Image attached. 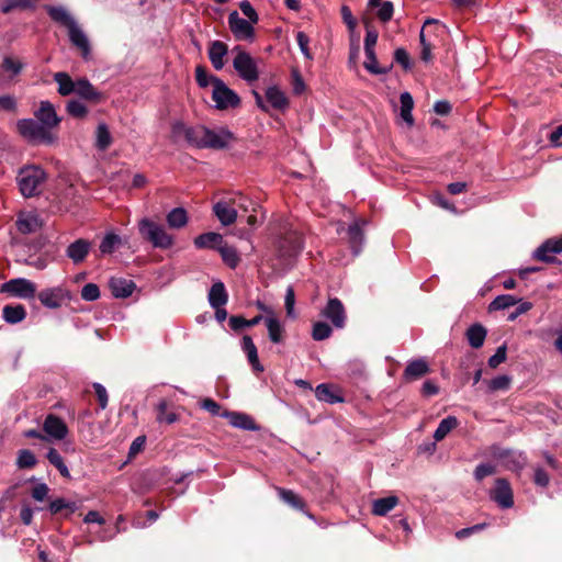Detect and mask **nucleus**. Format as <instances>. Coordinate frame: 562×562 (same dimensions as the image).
Here are the masks:
<instances>
[{
	"label": "nucleus",
	"mask_w": 562,
	"mask_h": 562,
	"mask_svg": "<svg viewBox=\"0 0 562 562\" xmlns=\"http://www.w3.org/2000/svg\"><path fill=\"white\" fill-rule=\"evenodd\" d=\"M507 358V346L503 344L496 349V352L490 357L487 363L492 369H496L501 363L505 362Z\"/></svg>",
	"instance_id": "6e6d98bb"
},
{
	"label": "nucleus",
	"mask_w": 562,
	"mask_h": 562,
	"mask_svg": "<svg viewBox=\"0 0 562 562\" xmlns=\"http://www.w3.org/2000/svg\"><path fill=\"white\" fill-rule=\"evenodd\" d=\"M100 297V289L95 283H87L81 289V299L88 302L95 301Z\"/></svg>",
	"instance_id": "4d7b16f0"
},
{
	"label": "nucleus",
	"mask_w": 562,
	"mask_h": 562,
	"mask_svg": "<svg viewBox=\"0 0 562 562\" xmlns=\"http://www.w3.org/2000/svg\"><path fill=\"white\" fill-rule=\"evenodd\" d=\"M248 20L239 16L237 11H233L228 15V26L237 41H248L255 37V29Z\"/></svg>",
	"instance_id": "f8f14e48"
},
{
	"label": "nucleus",
	"mask_w": 562,
	"mask_h": 562,
	"mask_svg": "<svg viewBox=\"0 0 562 562\" xmlns=\"http://www.w3.org/2000/svg\"><path fill=\"white\" fill-rule=\"evenodd\" d=\"M93 389H94L100 408L105 409V407L108 406V400H109L108 392H106L105 387L100 383H93Z\"/></svg>",
	"instance_id": "338daca9"
},
{
	"label": "nucleus",
	"mask_w": 562,
	"mask_h": 562,
	"mask_svg": "<svg viewBox=\"0 0 562 562\" xmlns=\"http://www.w3.org/2000/svg\"><path fill=\"white\" fill-rule=\"evenodd\" d=\"M322 316L329 319L336 328H344L346 326L347 314L342 302L338 297H330L323 308Z\"/></svg>",
	"instance_id": "ddd939ff"
},
{
	"label": "nucleus",
	"mask_w": 562,
	"mask_h": 562,
	"mask_svg": "<svg viewBox=\"0 0 562 562\" xmlns=\"http://www.w3.org/2000/svg\"><path fill=\"white\" fill-rule=\"evenodd\" d=\"M121 244V237L114 233L106 234L99 248L103 255L112 254L116 247Z\"/></svg>",
	"instance_id": "de8ad7c7"
},
{
	"label": "nucleus",
	"mask_w": 562,
	"mask_h": 562,
	"mask_svg": "<svg viewBox=\"0 0 562 562\" xmlns=\"http://www.w3.org/2000/svg\"><path fill=\"white\" fill-rule=\"evenodd\" d=\"M46 12L54 22L67 29L71 45L80 52L83 59H89L91 55L89 38L69 12L63 7L54 5H48Z\"/></svg>",
	"instance_id": "f257e3e1"
},
{
	"label": "nucleus",
	"mask_w": 562,
	"mask_h": 562,
	"mask_svg": "<svg viewBox=\"0 0 562 562\" xmlns=\"http://www.w3.org/2000/svg\"><path fill=\"white\" fill-rule=\"evenodd\" d=\"M296 42H297V45H299L302 54L305 56V58L313 59V55L308 48V43H310L308 36L304 32L300 31L296 33Z\"/></svg>",
	"instance_id": "052dcab7"
},
{
	"label": "nucleus",
	"mask_w": 562,
	"mask_h": 562,
	"mask_svg": "<svg viewBox=\"0 0 562 562\" xmlns=\"http://www.w3.org/2000/svg\"><path fill=\"white\" fill-rule=\"evenodd\" d=\"M518 303V300L509 294H502L496 296L488 306L490 311H499V310H506L510 306H514Z\"/></svg>",
	"instance_id": "49530a36"
},
{
	"label": "nucleus",
	"mask_w": 562,
	"mask_h": 562,
	"mask_svg": "<svg viewBox=\"0 0 562 562\" xmlns=\"http://www.w3.org/2000/svg\"><path fill=\"white\" fill-rule=\"evenodd\" d=\"M37 460L35 454L29 449H22L19 451L16 465L19 469H32L36 465Z\"/></svg>",
	"instance_id": "09e8293b"
},
{
	"label": "nucleus",
	"mask_w": 562,
	"mask_h": 562,
	"mask_svg": "<svg viewBox=\"0 0 562 562\" xmlns=\"http://www.w3.org/2000/svg\"><path fill=\"white\" fill-rule=\"evenodd\" d=\"M228 301V294L226 292L225 285L223 282H215L209 292V303L212 307H222Z\"/></svg>",
	"instance_id": "7c9ffc66"
},
{
	"label": "nucleus",
	"mask_w": 562,
	"mask_h": 562,
	"mask_svg": "<svg viewBox=\"0 0 562 562\" xmlns=\"http://www.w3.org/2000/svg\"><path fill=\"white\" fill-rule=\"evenodd\" d=\"M217 251L220 252L224 263L231 269H235L239 265L240 257L238 256L235 247L223 241Z\"/></svg>",
	"instance_id": "e433bc0d"
},
{
	"label": "nucleus",
	"mask_w": 562,
	"mask_h": 562,
	"mask_svg": "<svg viewBox=\"0 0 562 562\" xmlns=\"http://www.w3.org/2000/svg\"><path fill=\"white\" fill-rule=\"evenodd\" d=\"M394 60L400 64L404 70L412 69V61L407 50L403 47L396 48L394 52Z\"/></svg>",
	"instance_id": "13d9d810"
},
{
	"label": "nucleus",
	"mask_w": 562,
	"mask_h": 562,
	"mask_svg": "<svg viewBox=\"0 0 562 562\" xmlns=\"http://www.w3.org/2000/svg\"><path fill=\"white\" fill-rule=\"evenodd\" d=\"M235 139V135L227 128H221L218 132H215L205 126V134L201 148L215 150L225 149L228 147L229 143Z\"/></svg>",
	"instance_id": "9b49d317"
},
{
	"label": "nucleus",
	"mask_w": 562,
	"mask_h": 562,
	"mask_svg": "<svg viewBox=\"0 0 562 562\" xmlns=\"http://www.w3.org/2000/svg\"><path fill=\"white\" fill-rule=\"evenodd\" d=\"M486 526H487V524L482 522V524H476V525L468 527V528L460 529L456 532V538L459 540H463V539L472 536L473 533L485 529Z\"/></svg>",
	"instance_id": "0e129e2a"
},
{
	"label": "nucleus",
	"mask_w": 562,
	"mask_h": 562,
	"mask_svg": "<svg viewBox=\"0 0 562 562\" xmlns=\"http://www.w3.org/2000/svg\"><path fill=\"white\" fill-rule=\"evenodd\" d=\"M1 292L20 299H33L36 295V285L27 279L16 278L3 283Z\"/></svg>",
	"instance_id": "9d476101"
},
{
	"label": "nucleus",
	"mask_w": 562,
	"mask_h": 562,
	"mask_svg": "<svg viewBox=\"0 0 562 562\" xmlns=\"http://www.w3.org/2000/svg\"><path fill=\"white\" fill-rule=\"evenodd\" d=\"M233 66L238 75L247 82H254L259 78V71L254 58L240 50L233 60Z\"/></svg>",
	"instance_id": "6e6552de"
},
{
	"label": "nucleus",
	"mask_w": 562,
	"mask_h": 562,
	"mask_svg": "<svg viewBox=\"0 0 562 562\" xmlns=\"http://www.w3.org/2000/svg\"><path fill=\"white\" fill-rule=\"evenodd\" d=\"M348 241L352 254L358 256L362 250L364 241V232L359 222H355L348 227Z\"/></svg>",
	"instance_id": "bb28decb"
},
{
	"label": "nucleus",
	"mask_w": 562,
	"mask_h": 562,
	"mask_svg": "<svg viewBox=\"0 0 562 562\" xmlns=\"http://www.w3.org/2000/svg\"><path fill=\"white\" fill-rule=\"evenodd\" d=\"M90 248L91 243L89 240L79 238L67 247L66 255L72 260L75 265H78L85 261L90 251Z\"/></svg>",
	"instance_id": "5701e85b"
},
{
	"label": "nucleus",
	"mask_w": 562,
	"mask_h": 562,
	"mask_svg": "<svg viewBox=\"0 0 562 562\" xmlns=\"http://www.w3.org/2000/svg\"><path fill=\"white\" fill-rule=\"evenodd\" d=\"M213 212L224 226L232 225L237 218V209L229 200H220L216 202L213 205Z\"/></svg>",
	"instance_id": "6ab92c4d"
},
{
	"label": "nucleus",
	"mask_w": 562,
	"mask_h": 562,
	"mask_svg": "<svg viewBox=\"0 0 562 562\" xmlns=\"http://www.w3.org/2000/svg\"><path fill=\"white\" fill-rule=\"evenodd\" d=\"M266 99L276 110L283 111L289 106L288 98L278 87H269L266 91Z\"/></svg>",
	"instance_id": "72a5a7b5"
},
{
	"label": "nucleus",
	"mask_w": 562,
	"mask_h": 562,
	"mask_svg": "<svg viewBox=\"0 0 562 562\" xmlns=\"http://www.w3.org/2000/svg\"><path fill=\"white\" fill-rule=\"evenodd\" d=\"M495 473V467L488 463H481L479 464L474 470V479L477 482H481L483 479H485L488 475H492Z\"/></svg>",
	"instance_id": "680f3d73"
},
{
	"label": "nucleus",
	"mask_w": 562,
	"mask_h": 562,
	"mask_svg": "<svg viewBox=\"0 0 562 562\" xmlns=\"http://www.w3.org/2000/svg\"><path fill=\"white\" fill-rule=\"evenodd\" d=\"M22 64L14 60L11 57H5L1 64V68L4 71H11L13 75H18L22 70Z\"/></svg>",
	"instance_id": "774afa93"
},
{
	"label": "nucleus",
	"mask_w": 562,
	"mask_h": 562,
	"mask_svg": "<svg viewBox=\"0 0 562 562\" xmlns=\"http://www.w3.org/2000/svg\"><path fill=\"white\" fill-rule=\"evenodd\" d=\"M209 59L216 70L224 67V57L228 53V46L222 41H213L209 46Z\"/></svg>",
	"instance_id": "b1692460"
},
{
	"label": "nucleus",
	"mask_w": 562,
	"mask_h": 562,
	"mask_svg": "<svg viewBox=\"0 0 562 562\" xmlns=\"http://www.w3.org/2000/svg\"><path fill=\"white\" fill-rule=\"evenodd\" d=\"M512 383V379L508 375H498L491 381H488V390L491 392L495 391H506L509 389Z\"/></svg>",
	"instance_id": "864d4df0"
},
{
	"label": "nucleus",
	"mask_w": 562,
	"mask_h": 562,
	"mask_svg": "<svg viewBox=\"0 0 562 562\" xmlns=\"http://www.w3.org/2000/svg\"><path fill=\"white\" fill-rule=\"evenodd\" d=\"M223 416L226 417L229 424L236 428H240L244 430L258 429L255 420L247 414L225 411L223 413Z\"/></svg>",
	"instance_id": "393cba45"
},
{
	"label": "nucleus",
	"mask_w": 562,
	"mask_h": 562,
	"mask_svg": "<svg viewBox=\"0 0 562 562\" xmlns=\"http://www.w3.org/2000/svg\"><path fill=\"white\" fill-rule=\"evenodd\" d=\"M304 241L300 232L286 228L278 238L276 247L283 259L296 257L303 250Z\"/></svg>",
	"instance_id": "39448f33"
},
{
	"label": "nucleus",
	"mask_w": 562,
	"mask_h": 562,
	"mask_svg": "<svg viewBox=\"0 0 562 562\" xmlns=\"http://www.w3.org/2000/svg\"><path fill=\"white\" fill-rule=\"evenodd\" d=\"M54 81L58 85V93L63 97L75 93L77 80L74 81L69 74L64 71H58L54 74Z\"/></svg>",
	"instance_id": "473e14b6"
},
{
	"label": "nucleus",
	"mask_w": 562,
	"mask_h": 562,
	"mask_svg": "<svg viewBox=\"0 0 562 562\" xmlns=\"http://www.w3.org/2000/svg\"><path fill=\"white\" fill-rule=\"evenodd\" d=\"M138 232L140 237L155 248L168 249L173 245V238L165 227L149 218L145 217L139 221Z\"/></svg>",
	"instance_id": "20e7f679"
},
{
	"label": "nucleus",
	"mask_w": 562,
	"mask_h": 562,
	"mask_svg": "<svg viewBox=\"0 0 562 562\" xmlns=\"http://www.w3.org/2000/svg\"><path fill=\"white\" fill-rule=\"evenodd\" d=\"M265 323L268 329L269 339L274 344L281 342L283 340L284 329L279 319L276 317H267Z\"/></svg>",
	"instance_id": "a19ab883"
},
{
	"label": "nucleus",
	"mask_w": 562,
	"mask_h": 562,
	"mask_svg": "<svg viewBox=\"0 0 562 562\" xmlns=\"http://www.w3.org/2000/svg\"><path fill=\"white\" fill-rule=\"evenodd\" d=\"M214 78L217 77L210 75L204 66L200 65L195 68V80L200 87L206 88L209 85L213 86Z\"/></svg>",
	"instance_id": "5fc2aeb1"
},
{
	"label": "nucleus",
	"mask_w": 562,
	"mask_h": 562,
	"mask_svg": "<svg viewBox=\"0 0 562 562\" xmlns=\"http://www.w3.org/2000/svg\"><path fill=\"white\" fill-rule=\"evenodd\" d=\"M430 372V368L426 360L424 359H416L406 366L402 379L404 382L409 383L416 380L422 379L426 374Z\"/></svg>",
	"instance_id": "aec40b11"
},
{
	"label": "nucleus",
	"mask_w": 562,
	"mask_h": 562,
	"mask_svg": "<svg viewBox=\"0 0 562 562\" xmlns=\"http://www.w3.org/2000/svg\"><path fill=\"white\" fill-rule=\"evenodd\" d=\"M393 13H394L393 3L391 1H384L381 4L376 15L381 22L386 23L392 19Z\"/></svg>",
	"instance_id": "bf43d9fd"
},
{
	"label": "nucleus",
	"mask_w": 562,
	"mask_h": 562,
	"mask_svg": "<svg viewBox=\"0 0 562 562\" xmlns=\"http://www.w3.org/2000/svg\"><path fill=\"white\" fill-rule=\"evenodd\" d=\"M491 499L494 501L501 508L507 509L514 505V495L509 482L504 477H498L495 481V486L491 491Z\"/></svg>",
	"instance_id": "4468645a"
},
{
	"label": "nucleus",
	"mask_w": 562,
	"mask_h": 562,
	"mask_svg": "<svg viewBox=\"0 0 562 562\" xmlns=\"http://www.w3.org/2000/svg\"><path fill=\"white\" fill-rule=\"evenodd\" d=\"M37 299L47 308H59L64 301L69 299V293L60 286L44 289L37 293Z\"/></svg>",
	"instance_id": "2eb2a0df"
},
{
	"label": "nucleus",
	"mask_w": 562,
	"mask_h": 562,
	"mask_svg": "<svg viewBox=\"0 0 562 562\" xmlns=\"http://www.w3.org/2000/svg\"><path fill=\"white\" fill-rule=\"evenodd\" d=\"M40 224L38 220L34 215H26L25 217H19L16 221L18 231L21 234H31L37 231Z\"/></svg>",
	"instance_id": "a18cd8bd"
},
{
	"label": "nucleus",
	"mask_w": 562,
	"mask_h": 562,
	"mask_svg": "<svg viewBox=\"0 0 562 562\" xmlns=\"http://www.w3.org/2000/svg\"><path fill=\"white\" fill-rule=\"evenodd\" d=\"M178 415L173 412L167 413V402L161 401L157 406V420L167 424H173L178 420Z\"/></svg>",
	"instance_id": "603ef678"
},
{
	"label": "nucleus",
	"mask_w": 562,
	"mask_h": 562,
	"mask_svg": "<svg viewBox=\"0 0 562 562\" xmlns=\"http://www.w3.org/2000/svg\"><path fill=\"white\" fill-rule=\"evenodd\" d=\"M66 110L69 115L76 119H83L88 114L87 106L78 100H69Z\"/></svg>",
	"instance_id": "3c124183"
},
{
	"label": "nucleus",
	"mask_w": 562,
	"mask_h": 562,
	"mask_svg": "<svg viewBox=\"0 0 562 562\" xmlns=\"http://www.w3.org/2000/svg\"><path fill=\"white\" fill-rule=\"evenodd\" d=\"M45 180L46 172L35 165L22 167L16 175V183L24 198H33L41 194Z\"/></svg>",
	"instance_id": "f03ea898"
},
{
	"label": "nucleus",
	"mask_w": 562,
	"mask_h": 562,
	"mask_svg": "<svg viewBox=\"0 0 562 562\" xmlns=\"http://www.w3.org/2000/svg\"><path fill=\"white\" fill-rule=\"evenodd\" d=\"M459 425V420L454 416H448L443 418L437 429L434 432V439L435 441H441L445 439V437L454 428H457Z\"/></svg>",
	"instance_id": "58836bf2"
},
{
	"label": "nucleus",
	"mask_w": 562,
	"mask_h": 562,
	"mask_svg": "<svg viewBox=\"0 0 562 562\" xmlns=\"http://www.w3.org/2000/svg\"><path fill=\"white\" fill-rule=\"evenodd\" d=\"M280 499L291 508L304 513L307 517L314 519L313 514L306 509V502L294 491L284 487H276Z\"/></svg>",
	"instance_id": "f3484780"
},
{
	"label": "nucleus",
	"mask_w": 562,
	"mask_h": 562,
	"mask_svg": "<svg viewBox=\"0 0 562 562\" xmlns=\"http://www.w3.org/2000/svg\"><path fill=\"white\" fill-rule=\"evenodd\" d=\"M223 236L215 232L201 234L194 238V246L199 249H215L218 250L223 244Z\"/></svg>",
	"instance_id": "a878e982"
},
{
	"label": "nucleus",
	"mask_w": 562,
	"mask_h": 562,
	"mask_svg": "<svg viewBox=\"0 0 562 562\" xmlns=\"http://www.w3.org/2000/svg\"><path fill=\"white\" fill-rule=\"evenodd\" d=\"M46 458L49 461V463L52 465H54L59 471V473L63 477L70 479L69 470H68L67 465L65 464L61 456L55 448L48 449V451L46 453Z\"/></svg>",
	"instance_id": "79ce46f5"
},
{
	"label": "nucleus",
	"mask_w": 562,
	"mask_h": 562,
	"mask_svg": "<svg viewBox=\"0 0 562 562\" xmlns=\"http://www.w3.org/2000/svg\"><path fill=\"white\" fill-rule=\"evenodd\" d=\"M315 395L319 401H323V402H326L329 404L340 403L344 401V398L341 396H339L338 394H336L333 391L330 385L325 384V383L318 384L316 386Z\"/></svg>",
	"instance_id": "ea45409f"
},
{
	"label": "nucleus",
	"mask_w": 562,
	"mask_h": 562,
	"mask_svg": "<svg viewBox=\"0 0 562 562\" xmlns=\"http://www.w3.org/2000/svg\"><path fill=\"white\" fill-rule=\"evenodd\" d=\"M112 144V136L104 123H101L97 127V140L95 147L100 150L108 149Z\"/></svg>",
	"instance_id": "c03bdc74"
},
{
	"label": "nucleus",
	"mask_w": 562,
	"mask_h": 562,
	"mask_svg": "<svg viewBox=\"0 0 562 562\" xmlns=\"http://www.w3.org/2000/svg\"><path fill=\"white\" fill-rule=\"evenodd\" d=\"M76 94L81 99L98 104L104 100L102 92L98 91L87 78H79L76 86Z\"/></svg>",
	"instance_id": "412c9836"
},
{
	"label": "nucleus",
	"mask_w": 562,
	"mask_h": 562,
	"mask_svg": "<svg viewBox=\"0 0 562 562\" xmlns=\"http://www.w3.org/2000/svg\"><path fill=\"white\" fill-rule=\"evenodd\" d=\"M400 102H401V117L402 120L408 125V127H412L415 123L412 111L414 109V100L409 92L405 91L401 93L400 95Z\"/></svg>",
	"instance_id": "f704fd0d"
},
{
	"label": "nucleus",
	"mask_w": 562,
	"mask_h": 562,
	"mask_svg": "<svg viewBox=\"0 0 562 562\" xmlns=\"http://www.w3.org/2000/svg\"><path fill=\"white\" fill-rule=\"evenodd\" d=\"M243 350L246 352L249 363L255 372H262L263 367L259 362L257 347L252 341V338L245 335L241 340Z\"/></svg>",
	"instance_id": "c85d7f7f"
},
{
	"label": "nucleus",
	"mask_w": 562,
	"mask_h": 562,
	"mask_svg": "<svg viewBox=\"0 0 562 562\" xmlns=\"http://www.w3.org/2000/svg\"><path fill=\"white\" fill-rule=\"evenodd\" d=\"M398 503L400 499L395 495L378 498L373 501L371 512L375 516H385L387 513L394 509Z\"/></svg>",
	"instance_id": "2f4dec72"
},
{
	"label": "nucleus",
	"mask_w": 562,
	"mask_h": 562,
	"mask_svg": "<svg viewBox=\"0 0 562 562\" xmlns=\"http://www.w3.org/2000/svg\"><path fill=\"white\" fill-rule=\"evenodd\" d=\"M188 222V215L183 207H176L167 214V223L171 228H181Z\"/></svg>",
	"instance_id": "37998d69"
},
{
	"label": "nucleus",
	"mask_w": 562,
	"mask_h": 562,
	"mask_svg": "<svg viewBox=\"0 0 562 562\" xmlns=\"http://www.w3.org/2000/svg\"><path fill=\"white\" fill-rule=\"evenodd\" d=\"M2 317L8 324H19L26 318V310L22 304H7L2 308Z\"/></svg>",
	"instance_id": "c756f323"
},
{
	"label": "nucleus",
	"mask_w": 562,
	"mask_h": 562,
	"mask_svg": "<svg viewBox=\"0 0 562 562\" xmlns=\"http://www.w3.org/2000/svg\"><path fill=\"white\" fill-rule=\"evenodd\" d=\"M36 0H0V11L8 14L14 10L34 9Z\"/></svg>",
	"instance_id": "c9c22d12"
},
{
	"label": "nucleus",
	"mask_w": 562,
	"mask_h": 562,
	"mask_svg": "<svg viewBox=\"0 0 562 562\" xmlns=\"http://www.w3.org/2000/svg\"><path fill=\"white\" fill-rule=\"evenodd\" d=\"M562 252V235L543 241L533 252V258L549 265L561 263L553 254Z\"/></svg>",
	"instance_id": "1a4fd4ad"
},
{
	"label": "nucleus",
	"mask_w": 562,
	"mask_h": 562,
	"mask_svg": "<svg viewBox=\"0 0 562 562\" xmlns=\"http://www.w3.org/2000/svg\"><path fill=\"white\" fill-rule=\"evenodd\" d=\"M34 115L43 126H46L48 131L57 127L61 121L60 117H58L53 103L47 100L41 101L40 108L35 111Z\"/></svg>",
	"instance_id": "dca6fc26"
},
{
	"label": "nucleus",
	"mask_w": 562,
	"mask_h": 562,
	"mask_svg": "<svg viewBox=\"0 0 562 562\" xmlns=\"http://www.w3.org/2000/svg\"><path fill=\"white\" fill-rule=\"evenodd\" d=\"M364 53H366V56H367V60L363 63V67L370 74H372V75H384V74H387L391 70L392 65L389 66V67H380L378 65V58H376L374 49H367V50H364Z\"/></svg>",
	"instance_id": "4c0bfd02"
},
{
	"label": "nucleus",
	"mask_w": 562,
	"mask_h": 562,
	"mask_svg": "<svg viewBox=\"0 0 562 562\" xmlns=\"http://www.w3.org/2000/svg\"><path fill=\"white\" fill-rule=\"evenodd\" d=\"M18 133L29 143L35 145H53L57 136L33 119H22L16 122Z\"/></svg>",
	"instance_id": "7ed1b4c3"
},
{
	"label": "nucleus",
	"mask_w": 562,
	"mask_h": 562,
	"mask_svg": "<svg viewBox=\"0 0 562 562\" xmlns=\"http://www.w3.org/2000/svg\"><path fill=\"white\" fill-rule=\"evenodd\" d=\"M212 99L216 103L218 110H226L228 108H237L240 105L241 100L239 95L228 88L220 78L213 79Z\"/></svg>",
	"instance_id": "423d86ee"
},
{
	"label": "nucleus",
	"mask_w": 562,
	"mask_h": 562,
	"mask_svg": "<svg viewBox=\"0 0 562 562\" xmlns=\"http://www.w3.org/2000/svg\"><path fill=\"white\" fill-rule=\"evenodd\" d=\"M360 54V45L358 38H351L350 47H349V57L348 64L349 66L355 67L357 65L358 58Z\"/></svg>",
	"instance_id": "69168bd1"
},
{
	"label": "nucleus",
	"mask_w": 562,
	"mask_h": 562,
	"mask_svg": "<svg viewBox=\"0 0 562 562\" xmlns=\"http://www.w3.org/2000/svg\"><path fill=\"white\" fill-rule=\"evenodd\" d=\"M333 334V328L325 322H316L313 325L312 338L316 341H322L329 338Z\"/></svg>",
	"instance_id": "8fccbe9b"
},
{
	"label": "nucleus",
	"mask_w": 562,
	"mask_h": 562,
	"mask_svg": "<svg viewBox=\"0 0 562 562\" xmlns=\"http://www.w3.org/2000/svg\"><path fill=\"white\" fill-rule=\"evenodd\" d=\"M109 288L114 297L126 299L132 295L136 284L133 280L113 277L109 281Z\"/></svg>",
	"instance_id": "4be33fe9"
},
{
	"label": "nucleus",
	"mask_w": 562,
	"mask_h": 562,
	"mask_svg": "<svg viewBox=\"0 0 562 562\" xmlns=\"http://www.w3.org/2000/svg\"><path fill=\"white\" fill-rule=\"evenodd\" d=\"M240 11L248 18V21H250L254 24H257L259 21L258 13L251 5V3L248 0H244L239 3Z\"/></svg>",
	"instance_id": "e2e57ef3"
},
{
	"label": "nucleus",
	"mask_w": 562,
	"mask_h": 562,
	"mask_svg": "<svg viewBox=\"0 0 562 562\" xmlns=\"http://www.w3.org/2000/svg\"><path fill=\"white\" fill-rule=\"evenodd\" d=\"M486 335V328L480 323L471 325L465 333L469 345L474 349H479L483 346Z\"/></svg>",
	"instance_id": "cd10ccee"
},
{
	"label": "nucleus",
	"mask_w": 562,
	"mask_h": 562,
	"mask_svg": "<svg viewBox=\"0 0 562 562\" xmlns=\"http://www.w3.org/2000/svg\"><path fill=\"white\" fill-rule=\"evenodd\" d=\"M43 430L46 435L56 440L64 439L68 434L66 423L54 414H48L43 423Z\"/></svg>",
	"instance_id": "a211bd4d"
},
{
	"label": "nucleus",
	"mask_w": 562,
	"mask_h": 562,
	"mask_svg": "<svg viewBox=\"0 0 562 562\" xmlns=\"http://www.w3.org/2000/svg\"><path fill=\"white\" fill-rule=\"evenodd\" d=\"M171 134L175 138L183 136L190 146L201 148L205 134V126H187L183 122L177 121L171 125Z\"/></svg>",
	"instance_id": "0eeeda50"
}]
</instances>
